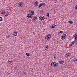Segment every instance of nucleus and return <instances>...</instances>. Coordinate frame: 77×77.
<instances>
[{"label":"nucleus","instance_id":"f257e3e1","mask_svg":"<svg viewBox=\"0 0 77 77\" xmlns=\"http://www.w3.org/2000/svg\"><path fill=\"white\" fill-rule=\"evenodd\" d=\"M51 65L54 67H55L56 66L57 67V66H58V63L55 62H52L51 63Z\"/></svg>","mask_w":77,"mask_h":77},{"label":"nucleus","instance_id":"f03ea898","mask_svg":"<svg viewBox=\"0 0 77 77\" xmlns=\"http://www.w3.org/2000/svg\"><path fill=\"white\" fill-rule=\"evenodd\" d=\"M44 19H45V17L44 16H41L39 17V20L40 21H42V20H44Z\"/></svg>","mask_w":77,"mask_h":77},{"label":"nucleus","instance_id":"7ed1b4c3","mask_svg":"<svg viewBox=\"0 0 77 77\" xmlns=\"http://www.w3.org/2000/svg\"><path fill=\"white\" fill-rule=\"evenodd\" d=\"M23 2H19L18 4V7H22V6H23Z\"/></svg>","mask_w":77,"mask_h":77},{"label":"nucleus","instance_id":"20e7f679","mask_svg":"<svg viewBox=\"0 0 77 77\" xmlns=\"http://www.w3.org/2000/svg\"><path fill=\"white\" fill-rule=\"evenodd\" d=\"M27 17L29 18H33V16L30 13L28 14L27 15Z\"/></svg>","mask_w":77,"mask_h":77},{"label":"nucleus","instance_id":"39448f33","mask_svg":"<svg viewBox=\"0 0 77 77\" xmlns=\"http://www.w3.org/2000/svg\"><path fill=\"white\" fill-rule=\"evenodd\" d=\"M66 38V35L63 34L62 35L61 38V39H65Z\"/></svg>","mask_w":77,"mask_h":77},{"label":"nucleus","instance_id":"423d86ee","mask_svg":"<svg viewBox=\"0 0 77 77\" xmlns=\"http://www.w3.org/2000/svg\"><path fill=\"white\" fill-rule=\"evenodd\" d=\"M46 5V4L45 3H41L39 5V7L40 8H41L42 6H45Z\"/></svg>","mask_w":77,"mask_h":77},{"label":"nucleus","instance_id":"0eeeda50","mask_svg":"<svg viewBox=\"0 0 77 77\" xmlns=\"http://www.w3.org/2000/svg\"><path fill=\"white\" fill-rule=\"evenodd\" d=\"M32 20H36L37 19V17L36 16H33V17H32Z\"/></svg>","mask_w":77,"mask_h":77},{"label":"nucleus","instance_id":"6e6552de","mask_svg":"<svg viewBox=\"0 0 77 77\" xmlns=\"http://www.w3.org/2000/svg\"><path fill=\"white\" fill-rule=\"evenodd\" d=\"M30 14L33 16V15H35V12L33 11H31L30 12Z\"/></svg>","mask_w":77,"mask_h":77},{"label":"nucleus","instance_id":"1a4fd4ad","mask_svg":"<svg viewBox=\"0 0 77 77\" xmlns=\"http://www.w3.org/2000/svg\"><path fill=\"white\" fill-rule=\"evenodd\" d=\"M59 62L60 64H63V63H64V61H63V60H60L59 61Z\"/></svg>","mask_w":77,"mask_h":77},{"label":"nucleus","instance_id":"9d476101","mask_svg":"<svg viewBox=\"0 0 77 77\" xmlns=\"http://www.w3.org/2000/svg\"><path fill=\"white\" fill-rule=\"evenodd\" d=\"M46 39H47V40H48L49 39H50L51 38V37H48V36H46Z\"/></svg>","mask_w":77,"mask_h":77},{"label":"nucleus","instance_id":"9b49d317","mask_svg":"<svg viewBox=\"0 0 77 77\" xmlns=\"http://www.w3.org/2000/svg\"><path fill=\"white\" fill-rule=\"evenodd\" d=\"M12 62H13V61H12V60H9L8 62V63L9 64H11V63H12Z\"/></svg>","mask_w":77,"mask_h":77},{"label":"nucleus","instance_id":"f8f14e48","mask_svg":"<svg viewBox=\"0 0 77 77\" xmlns=\"http://www.w3.org/2000/svg\"><path fill=\"white\" fill-rule=\"evenodd\" d=\"M13 35L14 36H16L17 35V33L16 32H15L13 33Z\"/></svg>","mask_w":77,"mask_h":77},{"label":"nucleus","instance_id":"ddd939ff","mask_svg":"<svg viewBox=\"0 0 77 77\" xmlns=\"http://www.w3.org/2000/svg\"><path fill=\"white\" fill-rule=\"evenodd\" d=\"M34 5L35 6H38V3L37 2H35L34 3Z\"/></svg>","mask_w":77,"mask_h":77},{"label":"nucleus","instance_id":"4468645a","mask_svg":"<svg viewBox=\"0 0 77 77\" xmlns=\"http://www.w3.org/2000/svg\"><path fill=\"white\" fill-rule=\"evenodd\" d=\"M69 23V24H73V21L72 20H69L68 21Z\"/></svg>","mask_w":77,"mask_h":77},{"label":"nucleus","instance_id":"2eb2a0df","mask_svg":"<svg viewBox=\"0 0 77 77\" xmlns=\"http://www.w3.org/2000/svg\"><path fill=\"white\" fill-rule=\"evenodd\" d=\"M75 42H77V34L76 35V36L75 38Z\"/></svg>","mask_w":77,"mask_h":77},{"label":"nucleus","instance_id":"dca6fc26","mask_svg":"<svg viewBox=\"0 0 77 77\" xmlns=\"http://www.w3.org/2000/svg\"><path fill=\"white\" fill-rule=\"evenodd\" d=\"M5 10L1 11V14H5Z\"/></svg>","mask_w":77,"mask_h":77},{"label":"nucleus","instance_id":"f3484780","mask_svg":"<svg viewBox=\"0 0 77 77\" xmlns=\"http://www.w3.org/2000/svg\"><path fill=\"white\" fill-rule=\"evenodd\" d=\"M44 11L43 10H40L39 11V12L40 13V14H43V12H43V11Z\"/></svg>","mask_w":77,"mask_h":77},{"label":"nucleus","instance_id":"a211bd4d","mask_svg":"<svg viewBox=\"0 0 77 77\" xmlns=\"http://www.w3.org/2000/svg\"><path fill=\"white\" fill-rule=\"evenodd\" d=\"M45 48L46 49H48V45H46V46H45Z\"/></svg>","mask_w":77,"mask_h":77},{"label":"nucleus","instance_id":"6ab92c4d","mask_svg":"<svg viewBox=\"0 0 77 77\" xmlns=\"http://www.w3.org/2000/svg\"><path fill=\"white\" fill-rule=\"evenodd\" d=\"M26 54L27 56H30V54H29L28 53H26Z\"/></svg>","mask_w":77,"mask_h":77},{"label":"nucleus","instance_id":"aec40b11","mask_svg":"<svg viewBox=\"0 0 77 77\" xmlns=\"http://www.w3.org/2000/svg\"><path fill=\"white\" fill-rule=\"evenodd\" d=\"M63 33V32L62 31H60L58 32V35H59L60 33Z\"/></svg>","mask_w":77,"mask_h":77},{"label":"nucleus","instance_id":"412c9836","mask_svg":"<svg viewBox=\"0 0 77 77\" xmlns=\"http://www.w3.org/2000/svg\"><path fill=\"white\" fill-rule=\"evenodd\" d=\"M66 57H69V54H66Z\"/></svg>","mask_w":77,"mask_h":77},{"label":"nucleus","instance_id":"4be33fe9","mask_svg":"<svg viewBox=\"0 0 77 77\" xmlns=\"http://www.w3.org/2000/svg\"><path fill=\"white\" fill-rule=\"evenodd\" d=\"M0 21H3V18L0 17Z\"/></svg>","mask_w":77,"mask_h":77},{"label":"nucleus","instance_id":"5701e85b","mask_svg":"<svg viewBox=\"0 0 77 77\" xmlns=\"http://www.w3.org/2000/svg\"><path fill=\"white\" fill-rule=\"evenodd\" d=\"M54 26H56V25L55 24L54 25H52V26H51V28H54Z\"/></svg>","mask_w":77,"mask_h":77},{"label":"nucleus","instance_id":"b1692460","mask_svg":"<svg viewBox=\"0 0 77 77\" xmlns=\"http://www.w3.org/2000/svg\"><path fill=\"white\" fill-rule=\"evenodd\" d=\"M47 36H48L49 37H51V35L50 34H48V35H46Z\"/></svg>","mask_w":77,"mask_h":77},{"label":"nucleus","instance_id":"393cba45","mask_svg":"<svg viewBox=\"0 0 77 77\" xmlns=\"http://www.w3.org/2000/svg\"><path fill=\"white\" fill-rule=\"evenodd\" d=\"M75 43V42L73 41L72 43H71V46L72 45V44H74Z\"/></svg>","mask_w":77,"mask_h":77},{"label":"nucleus","instance_id":"a878e982","mask_svg":"<svg viewBox=\"0 0 77 77\" xmlns=\"http://www.w3.org/2000/svg\"><path fill=\"white\" fill-rule=\"evenodd\" d=\"M47 16H48V17H50V15H49V13H47Z\"/></svg>","mask_w":77,"mask_h":77},{"label":"nucleus","instance_id":"bb28decb","mask_svg":"<svg viewBox=\"0 0 77 77\" xmlns=\"http://www.w3.org/2000/svg\"><path fill=\"white\" fill-rule=\"evenodd\" d=\"M75 9L76 10H77V5H76L75 6Z\"/></svg>","mask_w":77,"mask_h":77},{"label":"nucleus","instance_id":"cd10ccee","mask_svg":"<svg viewBox=\"0 0 77 77\" xmlns=\"http://www.w3.org/2000/svg\"><path fill=\"white\" fill-rule=\"evenodd\" d=\"M9 37H10V36H9V35L8 36H6V38H9Z\"/></svg>","mask_w":77,"mask_h":77},{"label":"nucleus","instance_id":"c85d7f7f","mask_svg":"<svg viewBox=\"0 0 77 77\" xmlns=\"http://www.w3.org/2000/svg\"><path fill=\"white\" fill-rule=\"evenodd\" d=\"M77 60L76 59L75 60H74V62H77Z\"/></svg>","mask_w":77,"mask_h":77},{"label":"nucleus","instance_id":"c756f323","mask_svg":"<svg viewBox=\"0 0 77 77\" xmlns=\"http://www.w3.org/2000/svg\"><path fill=\"white\" fill-rule=\"evenodd\" d=\"M7 16H8V14H7L6 15H5V17H7Z\"/></svg>","mask_w":77,"mask_h":77},{"label":"nucleus","instance_id":"7c9ffc66","mask_svg":"<svg viewBox=\"0 0 77 77\" xmlns=\"http://www.w3.org/2000/svg\"><path fill=\"white\" fill-rule=\"evenodd\" d=\"M23 74H24V75H26V72H24L23 73Z\"/></svg>","mask_w":77,"mask_h":77},{"label":"nucleus","instance_id":"2f4dec72","mask_svg":"<svg viewBox=\"0 0 77 77\" xmlns=\"http://www.w3.org/2000/svg\"><path fill=\"white\" fill-rule=\"evenodd\" d=\"M70 47H71V46H72V45H71V43H70Z\"/></svg>","mask_w":77,"mask_h":77},{"label":"nucleus","instance_id":"473e14b6","mask_svg":"<svg viewBox=\"0 0 77 77\" xmlns=\"http://www.w3.org/2000/svg\"><path fill=\"white\" fill-rule=\"evenodd\" d=\"M76 35H77V33H75V36H75Z\"/></svg>","mask_w":77,"mask_h":77},{"label":"nucleus","instance_id":"72a5a7b5","mask_svg":"<svg viewBox=\"0 0 77 77\" xmlns=\"http://www.w3.org/2000/svg\"><path fill=\"white\" fill-rule=\"evenodd\" d=\"M54 59H55V58H56V57L54 56Z\"/></svg>","mask_w":77,"mask_h":77},{"label":"nucleus","instance_id":"f704fd0d","mask_svg":"<svg viewBox=\"0 0 77 77\" xmlns=\"http://www.w3.org/2000/svg\"><path fill=\"white\" fill-rule=\"evenodd\" d=\"M57 0H55L56 1H57Z\"/></svg>","mask_w":77,"mask_h":77},{"label":"nucleus","instance_id":"c9c22d12","mask_svg":"<svg viewBox=\"0 0 77 77\" xmlns=\"http://www.w3.org/2000/svg\"><path fill=\"white\" fill-rule=\"evenodd\" d=\"M54 27H55V26H54Z\"/></svg>","mask_w":77,"mask_h":77}]
</instances>
